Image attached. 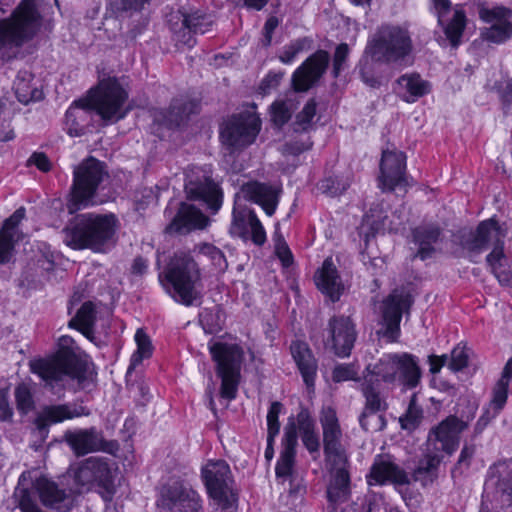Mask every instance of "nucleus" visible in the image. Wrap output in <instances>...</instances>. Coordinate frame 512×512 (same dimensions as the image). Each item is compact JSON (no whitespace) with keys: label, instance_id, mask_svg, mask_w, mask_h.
Listing matches in <instances>:
<instances>
[{"label":"nucleus","instance_id":"nucleus-54","mask_svg":"<svg viewBox=\"0 0 512 512\" xmlns=\"http://www.w3.org/2000/svg\"><path fill=\"white\" fill-rule=\"evenodd\" d=\"M368 57L369 56L364 53V57L360 60L359 63V71L362 81L366 85L375 88L380 85V79L375 75L372 64L369 62Z\"/></svg>","mask_w":512,"mask_h":512},{"label":"nucleus","instance_id":"nucleus-43","mask_svg":"<svg viewBox=\"0 0 512 512\" xmlns=\"http://www.w3.org/2000/svg\"><path fill=\"white\" fill-rule=\"evenodd\" d=\"M298 101L295 95L286 97L285 99L276 100L270 107L271 121L277 127H282L286 124L292 113L296 110Z\"/></svg>","mask_w":512,"mask_h":512},{"label":"nucleus","instance_id":"nucleus-41","mask_svg":"<svg viewBox=\"0 0 512 512\" xmlns=\"http://www.w3.org/2000/svg\"><path fill=\"white\" fill-rule=\"evenodd\" d=\"M89 110L87 100L79 99L66 111L65 125L70 136L78 137L85 133L84 122L87 121Z\"/></svg>","mask_w":512,"mask_h":512},{"label":"nucleus","instance_id":"nucleus-25","mask_svg":"<svg viewBox=\"0 0 512 512\" xmlns=\"http://www.w3.org/2000/svg\"><path fill=\"white\" fill-rule=\"evenodd\" d=\"M330 61L327 51L318 50L308 57L292 75L295 92L308 91L325 73Z\"/></svg>","mask_w":512,"mask_h":512},{"label":"nucleus","instance_id":"nucleus-27","mask_svg":"<svg viewBox=\"0 0 512 512\" xmlns=\"http://www.w3.org/2000/svg\"><path fill=\"white\" fill-rule=\"evenodd\" d=\"M330 471V481L327 486V499L335 508L337 505L345 503L351 495L350 479V461L342 464L326 463Z\"/></svg>","mask_w":512,"mask_h":512},{"label":"nucleus","instance_id":"nucleus-38","mask_svg":"<svg viewBox=\"0 0 512 512\" xmlns=\"http://www.w3.org/2000/svg\"><path fill=\"white\" fill-rule=\"evenodd\" d=\"M198 105L188 99H175L167 113L157 112L154 119L168 127L180 126L188 117L197 112Z\"/></svg>","mask_w":512,"mask_h":512},{"label":"nucleus","instance_id":"nucleus-15","mask_svg":"<svg viewBox=\"0 0 512 512\" xmlns=\"http://www.w3.org/2000/svg\"><path fill=\"white\" fill-rule=\"evenodd\" d=\"M480 512L512 506V462L499 463L486 480Z\"/></svg>","mask_w":512,"mask_h":512},{"label":"nucleus","instance_id":"nucleus-47","mask_svg":"<svg viewBox=\"0 0 512 512\" xmlns=\"http://www.w3.org/2000/svg\"><path fill=\"white\" fill-rule=\"evenodd\" d=\"M213 20L210 16L195 12L182 14V24L191 29L194 34H204L210 30Z\"/></svg>","mask_w":512,"mask_h":512},{"label":"nucleus","instance_id":"nucleus-3","mask_svg":"<svg viewBox=\"0 0 512 512\" xmlns=\"http://www.w3.org/2000/svg\"><path fill=\"white\" fill-rule=\"evenodd\" d=\"M44 0H21L8 18L0 20V60L10 61L42 26Z\"/></svg>","mask_w":512,"mask_h":512},{"label":"nucleus","instance_id":"nucleus-20","mask_svg":"<svg viewBox=\"0 0 512 512\" xmlns=\"http://www.w3.org/2000/svg\"><path fill=\"white\" fill-rule=\"evenodd\" d=\"M75 481L82 485L88 486L98 483L104 489L102 497L105 501H111L114 488L111 482V470L108 463L103 458L90 457L84 460L74 473Z\"/></svg>","mask_w":512,"mask_h":512},{"label":"nucleus","instance_id":"nucleus-58","mask_svg":"<svg viewBox=\"0 0 512 512\" xmlns=\"http://www.w3.org/2000/svg\"><path fill=\"white\" fill-rule=\"evenodd\" d=\"M305 40L298 39L283 48L279 60L284 64H290L295 57L304 49Z\"/></svg>","mask_w":512,"mask_h":512},{"label":"nucleus","instance_id":"nucleus-4","mask_svg":"<svg viewBox=\"0 0 512 512\" xmlns=\"http://www.w3.org/2000/svg\"><path fill=\"white\" fill-rule=\"evenodd\" d=\"M160 282L171 297L191 306L201 298V270L195 256L189 251L174 254Z\"/></svg>","mask_w":512,"mask_h":512},{"label":"nucleus","instance_id":"nucleus-7","mask_svg":"<svg viewBox=\"0 0 512 512\" xmlns=\"http://www.w3.org/2000/svg\"><path fill=\"white\" fill-rule=\"evenodd\" d=\"M31 488H35L40 496L42 503L55 510L67 511L70 508L71 500L64 490L48 480L40 477L34 479L31 471H24L18 480L15 490V497L18 498L19 507L22 512H41L33 503Z\"/></svg>","mask_w":512,"mask_h":512},{"label":"nucleus","instance_id":"nucleus-63","mask_svg":"<svg viewBox=\"0 0 512 512\" xmlns=\"http://www.w3.org/2000/svg\"><path fill=\"white\" fill-rule=\"evenodd\" d=\"M283 73L279 72V73H269L262 81H261V84H260V91L263 95H266L268 93H270L271 90L275 89L278 87V85L280 84L282 78H283Z\"/></svg>","mask_w":512,"mask_h":512},{"label":"nucleus","instance_id":"nucleus-45","mask_svg":"<svg viewBox=\"0 0 512 512\" xmlns=\"http://www.w3.org/2000/svg\"><path fill=\"white\" fill-rule=\"evenodd\" d=\"M32 75L28 71H20L14 81V90L21 103H29L37 98V90L31 85Z\"/></svg>","mask_w":512,"mask_h":512},{"label":"nucleus","instance_id":"nucleus-22","mask_svg":"<svg viewBox=\"0 0 512 512\" xmlns=\"http://www.w3.org/2000/svg\"><path fill=\"white\" fill-rule=\"evenodd\" d=\"M466 427L467 424L456 416L447 417L430 431L427 439L429 451L451 455L458 447L460 433Z\"/></svg>","mask_w":512,"mask_h":512},{"label":"nucleus","instance_id":"nucleus-26","mask_svg":"<svg viewBox=\"0 0 512 512\" xmlns=\"http://www.w3.org/2000/svg\"><path fill=\"white\" fill-rule=\"evenodd\" d=\"M511 16L512 11L505 7H481L479 9L480 19L484 22L491 23L490 27L482 31V37L489 42L497 44L510 39L512 37Z\"/></svg>","mask_w":512,"mask_h":512},{"label":"nucleus","instance_id":"nucleus-9","mask_svg":"<svg viewBox=\"0 0 512 512\" xmlns=\"http://www.w3.org/2000/svg\"><path fill=\"white\" fill-rule=\"evenodd\" d=\"M209 351L217 364V374L221 378V396L228 400L235 399L244 355L242 348L237 344L216 342L209 345Z\"/></svg>","mask_w":512,"mask_h":512},{"label":"nucleus","instance_id":"nucleus-59","mask_svg":"<svg viewBox=\"0 0 512 512\" xmlns=\"http://www.w3.org/2000/svg\"><path fill=\"white\" fill-rule=\"evenodd\" d=\"M349 55V46L346 43H341L336 47L334 58H333V75L337 77L341 70L343 69V64L345 63L347 57Z\"/></svg>","mask_w":512,"mask_h":512},{"label":"nucleus","instance_id":"nucleus-34","mask_svg":"<svg viewBox=\"0 0 512 512\" xmlns=\"http://www.w3.org/2000/svg\"><path fill=\"white\" fill-rule=\"evenodd\" d=\"M314 279L318 289L332 302L339 300L344 291V285L331 257L324 260Z\"/></svg>","mask_w":512,"mask_h":512},{"label":"nucleus","instance_id":"nucleus-1","mask_svg":"<svg viewBox=\"0 0 512 512\" xmlns=\"http://www.w3.org/2000/svg\"><path fill=\"white\" fill-rule=\"evenodd\" d=\"M72 337L63 335L58 339V350L53 357L36 359L30 362L31 372L38 375L47 386L65 387L67 380L77 381L78 387L86 389L94 381V373L87 361L76 354Z\"/></svg>","mask_w":512,"mask_h":512},{"label":"nucleus","instance_id":"nucleus-24","mask_svg":"<svg viewBox=\"0 0 512 512\" xmlns=\"http://www.w3.org/2000/svg\"><path fill=\"white\" fill-rule=\"evenodd\" d=\"M326 345H330L339 357H348L356 341L355 324L350 317L340 315L332 317L328 322Z\"/></svg>","mask_w":512,"mask_h":512},{"label":"nucleus","instance_id":"nucleus-37","mask_svg":"<svg viewBox=\"0 0 512 512\" xmlns=\"http://www.w3.org/2000/svg\"><path fill=\"white\" fill-rule=\"evenodd\" d=\"M504 242L495 245L486 256V264L490 272L502 286L510 285L512 281V259L505 253Z\"/></svg>","mask_w":512,"mask_h":512},{"label":"nucleus","instance_id":"nucleus-40","mask_svg":"<svg viewBox=\"0 0 512 512\" xmlns=\"http://www.w3.org/2000/svg\"><path fill=\"white\" fill-rule=\"evenodd\" d=\"M412 235L418 246L417 256L424 260L434 253V245L440 240L441 228L436 224H423L416 227Z\"/></svg>","mask_w":512,"mask_h":512},{"label":"nucleus","instance_id":"nucleus-49","mask_svg":"<svg viewBox=\"0 0 512 512\" xmlns=\"http://www.w3.org/2000/svg\"><path fill=\"white\" fill-rule=\"evenodd\" d=\"M135 341L137 343V351L132 355L129 369L141 363L144 358H149L152 354L150 339L142 329L136 331Z\"/></svg>","mask_w":512,"mask_h":512},{"label":"nucleus","instance_id":"nucleus-44","mask_svg":"<svg viewBox=\"0 0 512 512\" xmlns=\"http://www.w3.org/2000/svg\"><path fill=\"white\" fill-rule=\"evenodd\" d=\"M441 459L442 457L438 452L429 451V447H427L425 456L419 461L413 472L414 480L420 481L423 484L427 481H432V476L437 470Z\"/></svg>","mask_w":512,"mask_h":512},{"label":"nucleus","instance_id":"nucleus-61","mask_svg":"<svg viewBox=\"0 0 512 512\" xmlns=\"http://www.w3.org/2000/svg\"><path fill=\"white\" fill-rule=\"evenodd\" d=\"M13 408L9 402L8 392L0 389V421L11 422L13 419Z\"/></svg>","mask_w":512,"mask_h":512},{"label":"nucleus","instance_id":"nucleus-2","mask_svg":"<svg viewBox=\"0 0 512 512\" xmlns=\"http://www.w3.org/2000/svg\"><path fill=\"white\" fill-rule=\"evenodd\" d=\"M119 222L114 214L84 213L71 219L62 230L63 242L74 250L107 253L117 242Z\"/></svg>","mask_w":512,"mask_h":512},{"label":"nucleus","instance_id":"nucleus-56","mask_svg":"<svg viewBox=\"0 0 512 512\" xmlns=\"http://www.w3.org/2000/svg\"><path fill=\"white\" fill-rule=\"evenodd\" d=\"M282 410V404L278 401L272 402L267 413V435L276 437L280 430V423L278 421L279 414Z\"/></svg>","mask_w":512,"mask_h":512},{"label":"nucleus","instance_id":"nucleus-35","mask_svg":"<svg viewBox=\"0 0 512 512\" xmlns=\"http://www.w3.org/2000/svg\"><path fill=\"white\" fill-rule=\"evenodd\" d=\"M297 446V431L293 420L285 427L282 450L277 461L275 473L277 478L287 479L292 475Z\"/></svg>","mask_w":512,"mask_h":512},{"label":"nucleus","instance_id":"nucleus-39","mask_svg":"<svg viewBox=\"0 0 512 512\" xmlns=\"http://www.w3.org/2000/svg\"><path fill=\"white\" fill-rule=\"evenodd\" d=\"M397 92L407 103H414L430 92V84L419 74L411 73L400 76L397 81Z\"/></svg>","mask_w":512,"mask_h":512},{"label":"nucleus","instance_id":"nucleus-6","mask_svg":"<svg viewBox=\"0 0 512 512\" xmlns=\"http://www.w3.org/2000/svg\"><path fill=\"white\" fill-rule=\"evenodd\" d=\"M413 41L407 28L382 25L369 39L365 54L385 63H402L410 56Z\"/></svg>","mask_w":512,"mask_h":512},{"label":"nucleus","instance_id":"nucleus-60","mask_svg":"<svg viewBox=\"0 0 512 512\" xmlns=\"http://www.w3.org/2000/svg\"><path fill=\"white\" fill-rule=\"evenodd\" d=\"M150 0H114L113 6L120 12H137L143 9Z\"/></svg>","mask_w":512,"mask_h":512},{"label":"nucleus","instance_id":"nucleus-46","mask_svg":"<svg viewBox=\"0 0 512 512\" xmlns=\"http://www.w3.org/2000/svg\"><path fill=\"white\" fill-rule=\"evenodd\" d=\"M190 252L195 257H207L211 261L212 265L219 271H224L228 266L223 252L212 244L203 243L196 245Z\"/></svg>","mask_w":512,"mask_h":512},{"label":"nucleus","instance_id":"nucleus-10","mask_svg":"<svg viewBox=\"0 0 512 512\" xmlns=\"http://www.w3.org/2000/svg\"><path fill=\"white\" fill-rule=\"evenodd\" d=\"M107 176L104 165L97 159L90 157L74 169V179L71 191V200L68 205L70 213L94 204L96 191Z\"/></svg>","mask_w":512,"mask_h":512},{"label":"nucleus","instance_id":"nucleus-13","mask_svg":"<svg viewBox=\"0 0 512 512\" xmlns=\"http://www.w3.org/2000/svg\"><path fill=\"white\" fill-rule=\"evenodd\" d=\"M261 129V120L254 112H243L229 118L222 126L220 140L232 153L251 145Z\"/></svg>","mask_w":512,"mask_h":512},{"label":"nucleus","instance_id":"nucleus-30","mask_svg":"<svg viewBox=\"0 0 512 512\" xmlns=\"http://www.w3.org/2000/svg\"><path fill=\"white\" fill-rule=\"evenodd\" d=\"M89 415V411L83 406L75 404H60L46 406L35 419V426L40 433H47L48 427L64 420Z\"/></svg>","mask_w":512,"mask_h":512},{"label":"nucleus","instance_id":"nucleus-14","mask_svg":"<svg viewBox=\"0 0 512 512\" xmlns=\"http://www.w3.org/2000/svg\"><path fill=\"white\" fill-rule=\"evenodd\" d=\"M505 236V230L494 218H490L480 222L475 229H460L453 235V242L460 245L470 256H477L489 246L499 245Z\"/></svg>","mask_w":512,"mask_h":512},{"label":"nucleus","instance_id":"nucleus-23","mask_svg":"<svg viewBox=\"0 0 512 512\" xmlns=\"http://www.w3.org/2000/svg\"><path fill=\"white\" fill-rule=\"evenodd\" d=\"M406 156L401 151L384 150L380 162L379 186L383 191H394L408 185Z\"/></svg>","mask_w":512,"mask_h":512},{"label":"nucleus","instance_id":"nucleus-55","mask_svg":"<svg viewBox=\"0 0 512 512\" xmlns=\"http://www.w3.org/2000/svg\"><path fill=\"white\" fill-rule=\"evenodd\" d=\"M332 379L334 382L360 381L358 372L352 364H339L335 366L332 371Z\"/></svg>","mask_w":512,"mask_h":512},{"label":"nucleus","instance_id":"nucleus-51","mask_svg":"<svg viewBox=\"0 0 512 512\" xmlns=\"http://www.w3.org/2000/svg\"><path fill=\"white\" fill-rule=\"evenodd\" d=\"M249 228V212H237L233 210V220L230 226V234L235 237L246 239Z\"/></svg>","mask_w":512,"mask_h":512},{"label":"nucleus","instance_id":"nucleus-28","mask_svg":"<svg viewBox=\"0 0 512 512\" xmlns=\"http://www.w3.org/2000/svg\"><path fill=\"white\" fill-rule=\"evenodd\" d=\"M367 482L369 485H384L386 483L406 485L409 483V477L402 468L392 461L390 456L378 455L370 468Z\"/></svg>","mask_w":512,"mask_h":512},{"label":"nucleus","instance_id":"nucleus-12","mask_svg":"<svg viewBox=\"0 0 512 512\" xmlns=\"http://www.w3.org/2000/svg\"><path fill=\"white\" fill-rule=\"evenodd\" d=\"M156 506L166 512L203 511L200 494L181 479H170L158 488Z\"/></svg>","mask_w":512,"mask_h":512},{"label":"nucleus","instance_id":"nucleus-17","mask_svg":"<svg viewBox=\"0 0 512 512\" xmlns=\"http://www.w3.org/2000/svg\"><path fill=\"white\" fill-rule=\"evenodd\" d=\"M185 192L188 199L201 201L217 212L221 207V192L207 167L192 166L186 171Z\"/></svg>","mask_w":512,"mask_h":512},{"label":"nucleus","instance_id":"nucleus-11","mask_svg":"<svg viewBox=\"0 0 512 512\" xmlns=\"http://www.w3.org/2000/svg\"><path fill=\"white\" fill-rule=\"evenodd\" d=\"M202 478L208 495L221 507V512H236L237 496L227 462L209 460L202 468Z\"/></svg>","mask_w":512,"mask_h":512},{"label":"nucleus","instance_id":"nucleus-19","mask_svg":"<svg viewBox=\"0 0 512 512\" xmlns=\"http://www.w3.org/2000/svg\"><path fill=\"white\" fill-rule=\"evenodd\" d=\"M412 303L411 296L400 290H394L382 302V326L383 336L394 342L400 335V322L404 311L408 310Z\"/></svg>","mask_w":512,"mask_h":512},{"label":"nucleus","instance_id":"nucleus-32","mask_svg":"<svg viewBox=\"0 0 512 512\" xmlns=\"http://www.w3.org/2000/svg\"><path fill=\"white\" fill-rule=\"evenodd\" d=\"M209 219L194 205L181 203L177 214L166 227V232L173 234H186L195 229H204Z\"/></svg>","mask_w":512,"mask_h":512},{"label":"nucleus","instance_id":"nucleus-36","mask_svg":"<svg viewBox=\"0 0 512 512\" xmlns=\"http://www.w3.org/2000/svg\"><path fill=\"white\" fill-rule=\"evenodd\" d=\"M290 350L307 388H313L317 373V361L308 344L296 341L291 344Z\"/></svg>","mask_w":512,"mask_h":512},{"label":"nucleus","instance_id":"nucleus-48","mask_svg":"<svg viewBox=\"0 0 512 512\" xmlns=\"http://www.w3.org/2000/svg\"><path fill=\"white\" fill-rule=\"evenodd\" d=\"M423 418L422 408L416 403V395L414 394L411 399L406 413L399 418L402 429L413 431L421 423Z\"/></svg>","mask_w":512,"mask_h":512},{"label":"nucleus","instance_id":"nucleus-33","mask_svg":"<svg viewBox=\"0 0 512 512\" xmlns=\"http://www.w3.org/2000/svg\"><path fill=\"white\" fill-rule=\"evenodd\" d=\"M279 191L271 185L257 181L243 184L237 197L260 205L268 216L275 213Z\"/></svg>","mask_w":512,"mask_h":512},{"label":"nucleus","instance_id":"nucleus-8","mask_svg":"<svg viewBox=\"0 0 512 512\" xmlns=\"http://www.w3.org/2000/svg\"><path fill=\"white\" fill-rule=\"evenodd\" d=\"M87 106L95 110L106 121H118L123 119L129 109L125 107L128 100V92L113 77L102 79L98 85L89 91Z\"/></svg>","mask_w":512,"mask_h":512},{"label":"nucleus","instance_id":"nucleus-50","mask_svg":"<svg viewBox=\"0 0 512 512\" xmlns=\"http://www.w3.org/2000/svg\"><path fill=\"white\" fill-rule=\"evenodd\" d=\"M508 379L501 377L492 389V398L490 400V408L496 413L504 408L508 398Z\"/></svg>","mask_w":512,"mask_h":512},{"label":"nucleus","instance_id":"nucleus-31","mask_svg":"<svg viewBox=\"0 0 512 512\" xmlns=\"http://www.w3.org/2000/svg\"><path fill=\"white\" fill-rule=\"evenodd\" d=\"M25 215V208L20 207L4 221L0 229V264L8 263L11 260L14 245L22 237L19 225Z\"/></svg>","mask_w":512,"mask_h":512},{"label":"nucleus","instance_id":"nucleus-16","mask_svg":"<svg viewBox=\"0 0 512 512\" xmlns=\"http://www.w3.org/2000/svg\"><path fill=\"white\" fill-rule=\"evenodd\" d=\"M360 391L364 398V406L359 415V424L367 432H378L385 428V413L389 408L387 394L367 379L360 384Z\"/></svg>","mask_w":512,"mask_h":512},{"label":"nucleus","instance_id":"nucleus-42","mask_svg":"<svg viewBox=\"0 0 512 512\" xmlns=\"http://www.w3.org/2000/svg\"><path fill=\"white\" fill-rule=\"evenodd\" d=\"M94 322V306L91 302H86L78 310L76 316L69 321L68 326L78 329L85 337L92 340Z\"/></svg>","mask_w":512,"mask_h":512},{"label":"nucleus","instance_id":"nucleus-5","mask_svg":"<svg viewBox=\"0 0 512 512\" xmlns=\"http://www.w3.org/2000/svg\"><path fill=\"white\" fill-rule=\"evenodd\" d=\"M369 379L373 385L380 388V381L394 384L397 380L406 388H415L421 379V369L418 359L412 354L389 353L383 355L375 364L366 366L363 380Z\"/></svg>","mask_w":512,"mask_h":512},{"label":"nucleus","instance_id":"nucleus-21","mask_svg":"<svg viewBox=\"0 0 512 512\" xmlns=\"http://www.w3.org/2000/svg\"><path fill=\"white\" fill-rule=\"evenodd\" d=\"M431 9L451 45L457 47L466 26L465 12L459 5L452 7L450 0H431Z\"/></svg>","mask_w":512,"mask_h":512},{"label":"nucleus","instance_id":"nucleus-57","mask_svg":"<svg viewBox=\"0 0 512 512\" xmlns=\"http://www.w3.org/2000/svg\"><path fill=\"white\" fill-rule=\"evenodd\" d=\"M249 228L251 231L252 241L256 245H262L266 241L265 230L253 211H249Z\"/></svg>","mask_w":512,"mask_h":512},{"label":"nucleus","instance_id":"nucleus-29","mask_svg":"<svg viewBox=\"0 0 512 512\" xmlns=\"http://www.w3.org/2000/svg\"><path fill=\"white\" fill-rule=\"evenodd\" d=\"M63 438L76 456H84L105 449L103 434L95 427L68 430Z\"/></svg>","mask_w":512,"mask_h":512},{"label":"nucleus","instance_id":"nucleus-18","mask_svg":"<svg viewBox=\"0 0 512 512\" xmlns=\"http://www.w3.org/2000/svg\"><path fill=\"white\" fill-rule=\"evenodd\" d=\"M320 424L325 462L339 465L350 461L346 448L342 444L343 433L334 408L330 406L322 408Z\"/></svg>","mask_w":512,"mask_h":512},{"label":"nucleus","instance_id":"nucleus-52","mask_svg":"<svg viewBox=\"0 0 512 512\" xmlns=\"http://www.w3.org/2000/svg\"><path fill=\"white\" fill-rule=\"evenodd\" d=\"M17 409L21 414H27L34 409V400L30 389L26 385H19L15 389Z\"/></svg>","mask_w":512,"mask_h":512},{"label":"nucleus","instance_id":"nucleus-53","mask_svg":"<svg viewBox=\"0 0 512 512\" xmlns=\"http://www.w3.org/2000/svg\"><path fill=\"white\" fill-rule=\"evenodd\" d=\"M469 361V350L465 346L457 345L451 352L448 366L457 372L467 367Z\"/></svg>","mask_w":512,"mask_h":512},{"label":"nucleus","instance_id":"nucleus-64","mask_svg":"<svg viewBox=\"0 0 512 512\" xmlns=\"http://www.w3.org/2000/svg\"><path fill=\"white\" fill-rule=\"evenodd\" d=\"M304 446L310 453H317L320 449V441L315 429L301 433Z\"/></svg>","mask_w":512,"mask_h":512},{"label":"nucleus","instance_id":"nucleus-62","mask_svg":"<svg viewBox=\"0 0 512 512\" xmlns=\"http://www.w3.org/2000/svg\"><path fill=\"white\" fill-rule=\"evenodd\" d=\"M316 114V103L313 99L309 100L302 111L297 115V122L305 128L309 125Z\"/></svg>","mask_w":512,"mask_h":512}]
</instances>
